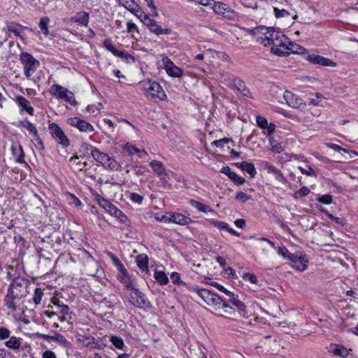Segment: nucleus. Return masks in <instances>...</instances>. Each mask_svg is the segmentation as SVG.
<instances>
[{"mask_svg": "<svg viewBox=\"0 0 358 358\" xmlns=\"http://www.w3.org/2000/svg\"><path fill=\"white\" fill-rule=\"evenodd\" d=\"M50 23V18L47 16L43 17L40 19L39 27L41 31L45 36L49 33L48 24Z\"/></svg>", "mask_w": 358, "mask_h": 358, "instance_id": "c9c22d12", "label": "nucleus"}, {"mask_svg": "<svg viewBox=\"0 0 358 358\" xmlns=\"http://www.w3.org/2000/svg\"><path fill=\"white\" fill-rule=\"evenodd\" d=\"M94 147H92L90 144H88L87 143H82L80 144V150H79V152L82 154H80V157H84L87 153H88V151L90 149H92Z\"/></svg>", "mask_w": 358, "mask_h": 358, "instance_id": "49530a36", "label": "nucleus"}, {"mask_svg": "<svg viewBox=\"0 0 358 358\" xmlns=\"http://www.w3.org/2000/svg\"><path fill=\"white\" fill-rule=\"evenodd\" d=\"M243 279L246 281H249L252 284H257L258 282L257 277L255 274L250 273H244L243 275Z\"/></svg>", "mask_w": 358, "mask_h": 358, "instance_id": "603ef678", "label": "nucleus"}, {"mask_svg": "<svg viewBox=\"0 0 358 358\" xmlns=\"http://www.w3.org/2000/svg\"><path fill=\"white\" fill-rule=\"evenodd\" d=\"M168 220L180 225H187L193 222L190 217L179 213H171Z\"/></svg>", "mask_w": 358, "mask_h": 358, "instance_id": "412c9836", "label": "nucleus"}, {"mask_svg": "<svg viewBox=\"0 0 358 358\" xmlns=\"http://www.w3.org/2000/svg\"><path fill=\"white\" fill-rule=\"evenodd\" d=\"M86 338L90 340V341L87 343V345L88 346L90 345L91 344H93L94 345H92V348L100 350L103 349V347L105 346L103 344L99 343L94 337Z\"/></svg>", "mask_w": 358, "mask_h": 358, "instance_id": "8fccbe9b", "label": "nucleus"}, {"mask_svg": "<svg viewBox=\"0 0 358 358\" xmlns=\"http://www.w3.org/2000/svg\"><path fill=\"white\" fill-rule=\"evenodd\" d=\"M103 45L108 51L110 52L113 55L123 59L127 63L133 64L136 61L135 57L132 55L128 53L124 50L120 51L117 50L110 38L104 39L103 41Z\"/></svg>", "mask_w": 358, "mask_h": 358, "instance_id": "1a4fd4ad", "label": "nucleus"}, {"mask_svg": "<svg viewBox=\"0 0 358 358\" xmlns=\"http://www.w3.org/2000/svg\"><path fill=\"white\" fill-rule=\"evenodd\" d=\"M299 169L303 174H305L308 176H315V172L314 169L310 166H308V169H306L301 166H299Z\"/></svg>", "mask_w": 358, "mask_h": 358, "instance_id": "338daca9", "label": "nucleus"}, {"mask_svg": "<svg viewBox=\"0 0 358 358\" xmlns=\"http://www.w3.org/2000/svg\"><path fill=\"white\" fill-rule=\"evenodd\" d=\"M164 65V69L167 74L173 78H180L183 75V71L176 66L173 62L168 57H164L162 59Z\"/></svg>", "mask_w": 358, "mask_h": 358, "instance_id": "dca6fc26", "label": "nucleus"}, {"mask_svg": "<svg viewBox=\"0 0 358 358\" xmlns=\"http://www.w3.org/2000/svg\"><path fill=\"white\" fill-rule=\"evenodd\" d=\"M306 59L311 64H319L324 66H335L336 63L331 59L318 55H308Z\"/></svg>", "mask_w": 358, "mask_h": 358, "instance_id": "6ab92c4d", "label": "nucleus"}, {"mask_svg": "<svg viewBox=\"0 0 358 358\" xmlns=\"http://www.w3.org/2000/svg\"><path fill=\"white\" fill-rule=\"evenodd\" d=\"M127 31L131 34L136 32L137 36H140V32L136 24L132 22L131 20L128 21L127 23Z\"/></svg>", "mask_w": 358, "mask_h": 358, "instance_id": "a18cd8bd", "label": "nucleus"}, {"mask_svg": "<svg viewBox=\"0 0 358 358\" xmlns=\"http://www.w3.org/2000/svg\"><path fill=\"white\" fill-rule=\"evenodd\" d=\"M5 24L6 27L3 28L2 31H6V29L8 30V32H11L15 36L20 37L22 40H23V37L21 34V31L22 29L31 30L30 28L15 22L6 21Z\"/></svg>", "mask_w": 358, "mask_h": 358, "instance_id": "a211bd4d", "label": "nucleus"}, {"mask_svg": "<svg viewBox=\"0 0 358 358\" xmlns=\"http://www.w3.org/2000/svg\"><path fill=\"white\" fill-rule=\"evenodd\" d=\"M71 21L82 26L87 27L90 21V14L86 11L78 12L74 16L71 17Z\"/></svg>", "mask_w": 358, "mask_h": 358, "instance_id": "5701e85b", "label": "nucleus"}, {"mask_svg": "<svg viewBox=\"0 0 358 358\" xmlns=\"http://www.w3.org/2000/svg\"><path fill=\"white\" fill-rule=\"evenodd\" d=\"M235 199L241 201L242 203H245L250 199V196L247 195L243 192H237Z\"/></svg>", "mask_w": 358, "mask_h": 358, "instance_id": "69168bd1", "label": "nucleus"}, {"mask_svg": "<svg viewBox=\"0 0 358 358\" xmlns=\"http://www.w3.org/2000/svg\"><path fill=\"white\" fill-rule=\"evenodd\" d=\"M14 101L20 108V112L25 111L29 115H33L34 113V108L31 106L30 102L26 98L22 96H16Z\"/></svg>", "mask_w": 358, "mask_h": 358, "instance_id": "aec40b11", "label": "nucleus"}, {"mask_svg": "<svg viewBox=\"0 0 358 358\" xmlns=\"http://www.w3.org/2000/svg\"><path fill=\"white\" fill-rule=\"evenodd\" d=\"M11 151L13 157L15 158L16 162L20 164L25 162L24 153L20 145H19L17 147L13 145L11 147Z\"/></svg>", "mask_w": 358, "mask_h": 358, "instance_id": "c756f323", "label": "nucleus"}, {"mask_svg": "<svg viewBox=\"0 0 358 358\" xmlns=\"http://www.w3.org/2000/svg\"><path fill=\"white\" fill-rule=\"evenodd\" d=\"M320 210L324 213L330 220L334 221L335 223L338 224L340 226H344L345 224V220L343 217H338L333 215L330 213H329L327 210L323 208H320Z\"/></svg>", "mask_w": 358, "mask_h": 358, "instance_id": "f704fd0d", "label": "nucleus"}, {"mask_svg": "<svg viewBox=\"0 0 358 358\" xmlns=\"http://www.w3.org/2000/svg\"><path fill=\"white\" fill-rule=\"evenodd\" d=\"M110 341L117 349L122 350V349H123V347L124 346V343L122 338L120 336H112L110 338Z\"/></svg>", "mask_w": 358, "mask_h": 358, "instance_id": "58836bf2", "label": "nucleus"}, {"mask_svg": "<svg viewBox=\"0 0 358 358\" xmlns=\"http://www.w3.org/2000/svg\"><path fill=\"white\" fill-rule=\"evenodd\" d=\"M120 282L124 285V289L129 292L136 287V278L130 275L127 278L122 279Z\"/></svg>", "mask_w": 358, "mask_h": 358, "instance_id": "7c9ffc66", "label": "nucleus"}, {"mask_svg": "<svg viewBox=\"0 0 358 358\" xmlns=\"http://www.w3.org/2000/svg\"><path fill=\"white\" fill-rule=\"evenodd\" d=\"M19 125L21 127L26 128L31 134L33 135H36V132L38 131L36 127L34 124L29 122L28 120H22L18 122Z\"/></svg>", "mask_w": 358, "mask_h": 358, "instance_id": "4c0bfd02", "label": "nucleus"}, {"mask_svg": "<svg viewBox=\"0 0 358 358\" xmlns=\"http://www.w3.org/2000/svg\"><path fill=\"white\" fill-rule=\"evenodd\" d=\"M69 197H70L69 203L71 204H73L76 206H80L82 205V202L80 201V200L77 196H76L74 194H70Z\"/></svg>", "mask_w": 358, "mask_h": 358, "instance_id": "774afa93", "label": "nucleus"}, {"mask_svg": "<svg viewBox=\"0 0 358 358\" xmlns=\"http://www.w3.org/2000/svg\"><path fill=\"white\" fill-rule=\"evenodd\" d=\"M193 290L209 306H217L218 308H229L232 309V307L221 296L209 289H201L199 287H196L194 288Z\"/></svg>", "mask_w": 358, "mask_h": 358, "instance_id": "7ed1b4c3", "label": "nucleus"}, {"mask_svg": "<svg viewBox=\"0 0 358 358\" xmlns=\"http://www.w3.org/2000/svg\"><path fill=\"white\" fill-rule=\"evenodd\" d=\"M129 302L138 308H152V304L146 295L137 287L129 292Z\"/></svg>", "mask_w": 358, "mask_h": 358, "instance_id": "423d86ee", "label": "nucleus"}, {"mask_svg": "<svg viewBox=\"0 0 358 358\" xmlns=\"http://www.w3.org/2000/svg\"><path fill=\"white\" fill-rule=\"evenodd\" d=\"M11 331L4 327H0V341H4L8 338L10 336Z\"/></svg>", "mask_w": 358, "mask_h": 358, "instance_id": "4d7b16f0", "label": "nucleus"}, {"mask_svg": "<svg viewBox=\"0 0 358 358\" xmlns=\"http://www.w3.org/2000/svg\"><path fill=\"white\" fill-rule=\"evenodd\" d=\"M143 24L148 27L151 33L157 36H159L161 34L169 35L173 33V30L171 29H164L161 27L155 20L150 18L149 16L143 17Z\"/></svg>", "mask_w": 358, "mask_h": 358, "instance_id": "9b49d317", "label": "nucleus"}, {"mask_svg": "<svg viewBox=\"0 0 358 358\" xmlns=\"http://www.w3.org/2000/svg\"><path fill=\"white\" fill-rule=\"evenodd\" d=\"M69 90L66 88H64L60 85L54 84L50 89V92L53 96H56L58 99H63L65 96H66V94Z\"/></svg>", "mask_w": 358, "mask_h": 358, "instance_id": "bb28decb", "label": "nucleus"}, {"mask_svg": "<svg viewBox=\"0 0 358 358\" xmlns=\"http://www.w3.org/2000/svg\"><path fill=\"white\" fill-rule=\"evenodd\" d=\"M43 296V292L41 288L36 287L34 291L33 301L36 305H38Z\"/></svg>", "mask_w": 358, "mask_h": 358, "instance_id": "c03bdc74", "label": "nucleus"}, {"mask_svg": "<svg viewBox=\"0 0 358 358\" xmlns=\"http://www.w3.org/2000/svg\"><path fill=\"white\" fill-rule=\"evenodd\" d=\"M63 99H64L66 102H68L71 106H77L78 102L75 99L74 94L71 91H69L66 94V96H65Z\"/></svg>", "mask_w": 358, "mask_h": 358, "instance_id": "09e8293b", "label": "nucleus"}, {"mask_svg": "<svg viewBox=\"0 0 358 358\" xmlns=\"http://www.w3.org/2000/svg\"><path fill=\"white\" fill-rule=\"evenodd\" d=\"M326 146L334 150V151H336V152H341V151H343L345 153H348L349 151L345 149V148H343L342 147H341L340 145H337V144H334V143H327L326 144Z\"/></svg>", "mask_w": 358, "mask_h": 358, "instance_id": "052dcab7", "label": "nucleus"}, {"mask_svg": "<svg viewBox=\"0 0 358 358\" xmlns=\"http://www.w3.org/2000/svg\"><path fill=\"white\" fill-rule=\"evenodd\" d=\"M228 301L238 310L241 315L247 317L246 306L238 299L237 295L234 294L231 299H229Z\"/></svg>", "mask_w": 358, "mask_h": 358, "instance_id": "a878e982", "label": "nucleus"}, {"mask_svg": "<svg viewBox=\"0 0 358 358\" xmlns=\"http://www.w3.org/2000/svg\"><path fill=\"white\" fill-rule=\"evenodd\" d=\"M49 131L52 137L56 141V142L64 148H66L69 145L70 141L66 136L62 128L56 123L52 122L49 124Z\"/></svg>", "mask_w": 358, "mask_h": 358, "instance_id": "9d476101", "label": "nucleus"}, {"mask_svg": "<svg viewBox=\"0 0 358 358\" xmlns=\"http://www.w3.org/2000/svg\"><path fill=\"white\" fill-rule=\"evenodd\" d=\"M317 201L321 203L328 205L332 203V196L330 194H324L319 196Z\"/></svg>", "mask_w": 358, "mask_h": 358, "instance_id": "6e6d98bb", "label": "nucleus"}, {"mask_svg": "<svg viewBox=\"0 0 358 358\" xmlns=\"http://www.w3.org/2000/svg\"><path fill=\"white\" fill-rule=\"evenodd\" d=\"M129 199L134 203L141 204L143 201V196L137 193L131 192L129 194Z\"/></svg>", "mask_w": 358, "mask_h": 358, "instance_id": "864d4df0", "label": "nucleus"}, {"mask_svg": "<svg viewBox=\"0 0 358 358\" xmlns=\"http://www.w3.org/2000/svg\"><path fill=\"white\" fill-rule=\"evenodd\" d=\"M213 2V10L215 13L228 20H234L237 17L236 12L231 9L227 4L220 1Z\"/></svg>", "mask_w": 358, "mask_h": 358, "instance_id": "ddd939ff", "label": "nucleus"}, {"mask_svg": "<svg viewBox=\"0 0 358 358\" xmlns=\"http://www.w3.org/2000/svg\"><path fill=\"white\" fill-rule=\"evenodd\" d=\"M269 145L271 147V150L276 152V153H280L282 151V147L281 145L275 141L273 137L268 138Z\"/></svg>", "mask_w": 358, "mask_h": 358, "instance_id": "a19ab883", "label": "nucleus"}, {"mask_svg": "<svg viewBox=\"0 0 358 358\" xmlns=\"http://www.w3.org/2000/svg\"><path fill=\"white\" fill-rule=\"evenodd\" d=\"M106 167H108L110 170H118L119 169V164H117V162L113 158H111L110 157H109V160L107 161V164H106V166H105Z\"/></svg>", "mask_w": 358, "mask_h": 358, "instance_id": "13d9d810", "label": "nucleus"}, {"mask_svg": "<svg viewBox=\"0 0 358 358\" xmlns=\"http://www.w3.org/2000/svg\"><path fill=\"white\" fill-rule=\"evenodd\" d=\"M136 262L138 268L146 274H149L148 256L146 254H141L136 257Z\"/></svg>", "mask_w": 358, "mask_h": 358, "instance_id": "b1692460", "label": "nucleus"}, {"mask_svg": "<svg viewBox=\"0 0 358 358\" xmlns=\"http://www.w3.org/2000/svg\"><path fill=\"white\" fill-rule=\"evenodd\" d=\"M275 17L277 18L287 17L290 13L285 9H279L277 7L273 8Z\"/></svg>", "mask_w": 358, "mask_h": 358, "instance_id": "de8ad7c7", "label": "nucleus"}, {"mask_svg": "<svg viewBox=\"0 0 358 358\" xmlns=\"http://www.w3.org/2000/svg\"><path fill=\"white\" fill-rule=\"evenodd\" d=\"M171 279L174 285H182L183 282L180 279V275L178 272H172Z\"/></svg>", "mask_w": 358, "mask_h": 358, "instance_id": "680f3d73", "label": "nucleus"}, {"mask_svg": "<svg viewBox=\"0 0 358 358\" xmlns=\"http://www.w3.org/2000/svg\"><path fill=\"white\" fill-rule=\"evenodd\" d=\"M261 169L266 170L268 174H272L275 179L283 185H288L289 182L282 172L266 161H260L259 163Z\"/></svg>", "mask_w": 358, "mask_h": 358, "instance_id": "f8f14e48", "label": "nucleus"}, {"mask_svg": "<svg viewBox=\"0 0 358 358\" xmlns=\"http://www.w3.org/2000/svg\"><path fill=\"white\" fill-rule=\"evenodd\" d=\"M275 40L272 42L271 52L280 57L285 56L288 53L285 50H290L293 53L297 52V50H294L293 47L294 44L289 41L287 38L282 32L279 34V37L275 38Z\"/></svg>", "mask_w": 358, "mask_h": 358, "instance_id": "20e7f679", "label": "nucleus"}, {"mask_svg": "<svg viewBox=\"0 0 358 358\" xmlns=\"http://www.w3.org/2000/svg\"><path fill=\"white\" fill-rule=\"evenodd\" d=\"M29 285L30 281L24 277L17 276L13 279L3 299L4 305L7 308L13 311L17 309L16 300L27 296Z\"/></svg>", "mask_w": 358, "mask_h": 358, "instance_id": "f257e3e1", "label": "nucleus"}, {"mask_svg": "<svg viewBox=\"0 0 358 358\" xmlns=\"http://www.w3.org/2000/svg\"><path fill=\"white\" fill-rule=\"evenodd\" d=\"M143 89L152 97L165 100L166 95L159 83L151 80L141 82Z\"/></svg>", "mask_w": 358, "mask_h": 358, "instance_id": "6e6552de", "label": "nucleus"}, {"mask_svg": "<svg viewBox=\"0 0 358 358\" xmlns=\"http://www.w3.org/2000/svg\"><path fill=\"white\" fill-rule=\"evenodd\" d=\"M150 166L161 179L165 180L166 176V169L161 162L152 160L150 162Z\"/></svg>", "mask_w": 358, "mask_h": 358, "instance_id": "cd10ccee", "label": "nucleus"}, {"mask_svg": "<svg viewBox=\"0 0 358 358\" xmlns=\"http://www.w3.org/2000/svg\"><path fill=\"white\" fill-rule=\"evenodd\" d=\"M220 172L227 175L231 180L238 185H243L245 182L244 178L239 176L234 171H232L229 166H223L221 169Z\"/></svg>", "mask_w": 358, "mask_h": 358, "instance_id": "4be33fe9", "label": "nucleus"}, {"mask_svg": "<svg viewBox=\"0 0 358 358\" xmlns=\"http://www.w3.org/2000/svg\"><path fill=\"white\" fill-rule=\"evenodd\" d=\"M91 155L97 162L103 166H106L107 161L109 160L110 157L107 153L102 152L99 149L93 148L91 150Z\"/></svg>", "mask_w": 358, "mask_h": 358, "instance_id": "393cba45", "label": "nucleus"}, {"mask_svg": "<svg viewBox=\"0 0 358 358\" xmlns=\"http://www.w3.org/2000/svg\"><path fill=\"white\" fill-rule=\"evenodd\" d=\"M210 224L212 226L217 227V229H219L220 230L224 229L227 231L228 229V227H229V224L225 222L217 221V220H210Z\"/></svg>", "mask_w": 358, "mask_h": 358, "instance_id": "37998d69", "label": "nucleus"}, {"mask_svg": "<svg viewBox=\"0 0 358 358\" xmlns=\"http://www.w3.org/2000/svg\"><path fill=\"white\" fill-rule=\"evenodd\" d=\"M283 98L287 105L293 108H300L306 105V103L301 98L290 91L286 90L283 94Z\"/></svg>", "mask_w": 358, "mask_h": 358, "instance_id": "f3484780", "label": "nucleus"}, {"mask_svg": "<svg viewBox=\"0 0 358 358\" xmlns=\"http://www.w3.org/2000/svg\"><path fill=\"white\" fill-rule=\"evenodd\" d=\"M20 60L24 66V74L27 78H29L40 66L39 61L26 52L20 53Z\"/></svg>", "mask_w": 358, "mask_h": 358, "instance_id": "0eeeda50", "label": "nucleus"}, {"mask_svg": "<svg viewBox=\"0 0 358 358\" xmlns=\"http://www.w3.org/2000/svg\"><path fill=\"white\" fill-rule=\"evenodd\" d=\"M154 277L160 285H165L169 282V278L163 271L155 270Z\"/></svg>", "mask_w": 358, "mask_h": 358, "instance_id": "72a5a7b5", "label": "nucleus"}, {"mask_svg": "<svg viewBox=\"0 0 358 358\" xmlns=\"http://www.w3.org/2000/svg\"><path fill=\"white\" fill-rule=\"evenodd\" d=\"M257 124L261 129H266L268 124V121L266 117L262 116H257Z\"/></svg>", "mask_w": 358, "mask_h": 358, "instance_id": "e2e57ef3", "label": "nucleus"}, {"mask_svg": "<svg viewBox=\"0 0 358 358\" xmlns=\"http://www.w3.org/2000/svg\"><path fill=\"white\" fill-rule=\"evenodd\" d=\"M52 341L57 342L60 345L68 348L70 345V343L67 341V339L61 334L56 333L54 336H52Z\"/></svg>", "mask_w": 358, "mask_h": 358, "instance_id": "e433bc0d", "label": "nucleus"}, {"mask_svg": "<svg viewBox=\"0 0 358 358\" xmlns=\"http://www.w3.org/2000/svg\"><path fill=\"white\" fill-rule=\"evenodd\" d=\"M67 123L82 132H92L94 131L93 126L88 122L81 120L79 117H70L67 120Z\"/></svg>", "mask_w": 358, "mask_h": 358, "instance_id": "2eb2a0df", "label": "nucleus"}, {"mask_svg": "<svg viewBox=\"0 0 358 358\" xmlns=\"http://www.w3.org/2000/svg\"><path fill=\"white\" fill-rule=\"evenodd\" d=\"M243 171L247 172L250 175V177L251 178H255V176L257 175V171L255 167V165L251 162H248L247 165L246 166H245Z\"/></svg>", "mask_w": 358, "mask_h": 358, "instance_id": "79ce46f5", "label": "nucleus"}, {"mask_svg": "<svg viewBox=\"0 0 358 358\" xmlns=\"http://www.w3.org/2000/svg\"><path fill=\"white\" fill-rule=\"evenodd\" d=\"M331 351L334 355L341 357H345L348 355L347 349L341 345L334 344L331 345Z\"/></svg>", "mask_w": 358, "mask_h": 358, "instance_id": "473e14b6", "label": "nucleus"}, {"mask_svg": "<svg viewBox=\"0 0 358 358\" xmlns=\"http://www.w3.org/2000/svg\"><path fill=\"white\" fill-rule=\"evenodd\" d=\"M124 150L127 151L129 155H133L136 153H139L141 151L135 146L127 143L124 147Z\"/></svg>", "mask_w": 358, "mask_h": 358, "instance_id": "0e129e2a", "label": "nucleus"}, {"mask_svg": "<svg viewBox=\"0 0 358 358\" xmlns=\"http://www.w3.org/2000/svg\"><path fill=\"white\" fill-rule=\"evenodd\" d=\"M250 34L257 37V41L264 46H269L275 38L279 37L281 31L275 29L273 27L264 26L257 27L250 30Z\"/></svg>", "mask_w": 358, "mask_h": 358, "instance_id": "f03ea898", "label": "nucleus"}, {"mask_svg": "<svg viewBox=\"0 0 358 358\" xmlns=\"http://www.w3.org/2000/svg\"><path fill=\"white\" fill-rule=\"evenodd\" d=\"M231 81L232 83L231 84L230 87L237 90L238 92L245 85L244 81H243L239 78L233 77L231 78Z\"/></svg>", "mask_w": 358, "mask_h": 358, "instance_id": "ea45409f", "label": "nucleus"}, {"mask_svg": "<svg viewBox=\"0 0 358 358\" xmlns=\"http://www.w3.org/2000/svg\"><path fill=\"white\" fill-rule=\"evenodd\" d=\"M96 199L99 205L101 208H103L106 212H108L110 215L117 217L122 223L127 226L129 225L130 220L127 217V215L121 210H120L115 205H113L111 202H110L109 201L99 195L96 197Z\"/></svg>", "mask_w": 358, "mask_h": 358, "instance_id": "39448f33", "label": "nucleus"}, {"mask_svg": "<svg viewBox=\"0 0 358 358\" xmlns=\"http://www.w3.org/2000/svg\"><path fill=\"white\" fill-rule=\"evenodd\" d=\"M310 192V189L306 187L303 186L301 187L299 190L296 191L294 194V197L295 199H297L299 196H307Z\"/></svg>", "mask_w": 358, "mask_h": 358, "instance_id": "3c124183", "label": "nucleus"}, {"mask_svg": "<svg viewBox=\"0 0 358 358\" xmlns=\"http://www.w3.org/2000/svg\"><path fill=\"white\" fill-rule=\"evenodd\" d=\"M189 203L194 208L197 209L199 212H202V213H208V212H210V213H214V210H212L210 206H207V205H205L203 204V203L200 202V201H198L196 200H194V199H190L189 201Z\"/></svg>", "mask_w": 358, "mask_h": 358, "instance_id": "2f4dec72", "label": "nucleus"}, {"mask_svg": "<svg viewBox=\"0 0 358 358\" xmlns=\"http://www.w3.org/2000/svg\"><path fill=\"white\" fill-rule=\"evenodd\" d=\"M278 254L285 259H289L293 253L290 252L285 247H280L278 249Z\"/></svg>", "mask_w": 358, "mask_h": 358, "instance_id": "5fc2aeb1", "label": "nucleus"}, {"mask_svg": "<svg viewBox=\"0 0 358 358\" xmlns=\"http://www.w3.org/2000/svg\"><path fill=\"white\" fill-rule=\"evenodd\" d=\"M59 313L63 315H68V316H72L73 317V313L70 310V308L64 304L63 306H61L60 308H58Z\"/></svg>", "mask_w": 358, "mask_h": 358, "instance_id": "bf43d9fd", "label": "nucleus"}, {"mask_svg": "<svg viewBox=\"0 0 358 358\" xmlns=\"http://www.w3.org/2000/svg\"><path fill=\"white\" fill-rule=\"evenodd\" d=\"M289 260L293 264L292 267L299 271H304L307 268L308 259L300 251L293 253Z\"/></svg>", "mask_w": 358, "mask_h": 358, "instance_id": "4468645a", "label": "nucleus"}, {"mask_svg": "<svg viewBox=\"0 0 358 358\" xmlns=\"http://www.w3.org/2000/svg\"><path fill=\"white\" fill-rule=\"evenodd\" d=\"M9 340L4 343V345L13 351H19L21 347L22 339L20 337L10 336Z\"/></svg>", "mask_w": 358, "mask_h": 358, "instance_id": "c85d7f7f", "label": "nucleus"}]
</instances>
